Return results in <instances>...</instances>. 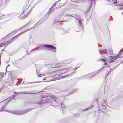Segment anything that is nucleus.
Returning <instances> with one entry per match:
<instances>
[{
	"mask_svg": "<svg viewBox=\"0 0 123 123\" xmlns=\"http://www.w3.org/2000/svg\"><path fill=\"white\" fill-rule=\"evenodd\" d=\"M118 6H120V7H119L120 9H123V5H119Z\"/></svg>",
	"mask_w": 123,
	"mask_h": 123,
	"instance_id": "nucleus-11",
	"label": "nucleus"
},
{
	"mask_svg": "<svg viewBox=\"0 0 123 123\" xmlns=\"http://www.w3.org/2000/svg\"><path fill=\"white\" fill-rule=\"evenodd\" d=\"M78 23L79 24H80L81 25H82V23L81 22V21H79Z\"/></svg>",
	"mask_w": 123,
	"mask_h": 123,
	"instance_id": "nucleus-13",
	"label": "nucleus"
},
{
	"mask_svg": "<svg viewBox=\"0 0 123 123\" xmlns=\"http://www.w3.org/2000/svg\"><path fill=\"white\" fill-rule=\"evenodd\" d=\"M38 103V104L39 105H42L43 104V101H41L40 102Z\"/></svg>",
	"mask_w": 123,
	"mask_h": 123,
	"instance_id": "nucleus-10",
	"label": "nucleus"
},
{
	"mask_svg": "<svg viewBox=\"0 0 123 123\" xmlns=\"http://www.w3.org/2000/svg\"><path fill=\"white\" fill-rule=\"evenodd\" d=\"M4 76V75L3 73H0V81H1L2 78Z\"/></svg>",
	"mask_w": 123,
	"mask_h": 123,
	"instance_id": "nucleus-6",
	"label": "nucleus"
},
{
	"mask_svg": "<svg viewBox=\"0 0 123 123\" xmlns=\"http://www.w3.org/2000/svg\"><path fill=\"white\" fill-rule=\"evenodd\" d=\"M30 110H25L23 111L22 113L20 114V115H22L25 114L29 111Z\"/></svg>",
	"mask_w": 123,
	"mask_h": 123,
	"instance_id": "nucleus-7",
	"label": "nucleus"
},
{
	"mask_svg": "<svg viewBox=\"0 0 123 123\" xmlns=\"http://www.w3.org/2000/svg\"><path fill=\"white\" fill-rule=\"evenodd\" d=\"M65 21H61V22H64Z\"/></svg>",
	"mask_w": 123,
	"mask_h": 123,
	"instance_id": "nucleus-22",
	"label": "nucleus"
},
{
	"mask_svg": "<svg viewBox=\"0 0 123 123\" xmlns=\"http://www.w3.org/2000/svg\"><path fill=\"white\" fill-rule=\"evenodd\" d=\"M18 35H17V36H15L12 38L9 39H8V36H6L3 38L2 39V40L3 41H6L0 44V47L6 46L8 44L12 42L13 40H14L16 39V37Z\"/></svg>",
	"mask_w": 123,
	"mask_h": 123,
	"instance_id": "nucleus-1",
	"label": "nucleus"
},
{
	"mask_svg": "<svg viewBox=\"0 0 123 123\" xmlns=\"http://www.w3.org/2000/svg\"><path fill=\"white\" fill-rule=\"evenodd\" d=\"M1 5H0V6H1Z\"/></svg>",
	"mask_w": 123,
	"mask_h": 123,
	"instance_id": "nucleus-23",
	"label": "nucleus"
},
{
	"mask_svg": "<svg viewBox=\"0 0 123 123\" xmlns=\"http://www.w3.org/2000/svg\"><path fill=\"white\" fill-rule=\"evenodd\" d=\"M48 78V77H44L43 78V80L44 81H47L48 80H47V78Z\"/></svg>",
	"mask_w": 123,
	"mask_h": 123,
	"instance_id": "nucleus-9",
	"label": "nucleus"
},
{
	"mask_svg": "<svg viewBox=\"0 0 123 123\" xmlns=\"http://www.w3.org/2000/svg\"><path fill=\"white\" fill-rule=\"evenodd\" d=\"M62 65L61 63H59L56 64L55 65V68H60L61 67L62 68H59L58 69V71H62L64 70V69L62 68Z\"/></svg>",
	"mask_w": 123,
	"mask_h": 123,
	"instance_id": "nucleus-4",
	"label": "nucleus"
},
{
	"mask_svg": "<svg viewBox=\"0 0 123 123\" xmlns=\"http://www.w3.org/2000/svg\"><path fill=\"white\" fill-rule=\"evenodd\" d=\"M43 74H40L39 75H38V76L39 77H42L43 76Z\"/></svg>",
	"mask_w": 123,
	"mask_h": 123,
	"instance_id": "nucleus-14",
	"label": "nucleus"
},
{
	"mask_svg": "<svg viewBox=\"0 0 123 123\" xmlns=\"http://www.w3.org/2000/svg\"><path fill=\"white\" fill-rule=\"evenodd\" d=\"M113 2L114 3H115V2H114L113 1Z\"/></svg>",
	"mask_w": 123,
	"mask_h": 123,
	"instance_id": "nucleus-24",
	"label": "nucleus"
},
{
	"mask_svg": "<svg viewBox=\"0 0 123 123\" xmlns=\"http://www.w3.org/2000/svg\"><path fill=\"white\" fill-rule=\"evenodd\" d=\"M100 60L103 61L104 62H105V61H106V59H100Z\"/></svg>",
	"mask_w": 123,
	"mask_h": 123,
	"instance_id": "nucleus-12",
	"label": "nucleus"
},
{
	"mask_svg": "<svg viewBox=\"0 0 123 123\" xmlns=\"http://www.w3.org/2000/svg\"><path fill=\"white\" fill-rule=\"evenodd\" d=\"M107 74L106 76H107L109 74V72L108 71H107Z\"/></svg>",
	"mask_w": 123,
	"mask_h": 123,
	"instance_id": "nucleus-16",
	"label": "nucleus"
},
{
	"mask_svg": "<svg viewBox=\"0 0 123 123\" xmlns=\"http://www.w3.org/2000/svg\"><path fill=\"white\" fill-rule=\"evenodd\" d=\"M93 106H94L93 105H92V106H91V107H93Z\"/></svg>",
	"mask_w": 123,
	"mask_h": 123,
	"instance_id": "nucleus-20",
	"label": "nucleus"
},
{
	"mask_svg": "<svg viewBox=\"0 0 123 123\" xmlns=\"http://www.w3.org/2000/svg\"><path fill=\"white\" fill-rule=\"evenodd\" d=\"M119 57H118V55H117L116 56H114L112 57V59H114V60H115L116 59L118 58Z\"/></svg>",
	"mask_w": 123,
	"mask_h": 123,
	"instance_id": "nucleus-8",
	"label": "nucleus"
},
{
	"mask_svg": "<svg viewBox=\"0 0 123 123\" xmlns=\"http://www.w3.org/2000/svg\"><path fill=\"white\" fill-rule=\"evenodd\" d=\"M44 47L51 49H54L53 51L55 52H56V48L54 46L49 45H44L43 46Z\"/></svg>",
	"mask_w": 123,
	"mask_h": 123,
	"instance_id": "nucleus-2",
	"label": "nucleus"
},
{
	"mask_svg": "<svg viewBox=\"0 0 123 123\" xmlns=\"http://www.w3.org/2000/svg\"><path fill=\"white\" fill-rule=\"evenodd\" d=\"M56 73L55 72H53L52 73L50 74L49 76V77H53L56 76Z\"/></svg>",
	"mask_w": 123,
	"mask_h": 123,
	"instance_id": "nucleus-5",
	"label": "nucleus"
},
{
	"mask_svg": "<svg viewBox=\"0 0 123 123\" xmlns=\"http://www.w3.org/2000/svg\"><path fill=\"white\" fill-rule=\"evenodd\" d=\"M105 62V63L106 64H107V62Z\"/></svg>",
	"mask_w": 123,
	"mask_h": 123,
	"instance_id": "nucleus-19",
	"label": "nucleus"
},
{
	"mask_svg": "<svg viewBox=\"0 0 123 123\" xmlns=\"http://www.w3.org/2000/svg\"><path fill=\"white\" fill-rule=\"evenodd\" d=\"M31 28H30V29H29L28 31L30 30H31Z\"/></svg>",
	"mask_w": 123,
	"mask_h": 123,
	"instance_id": "nucleus-21",
	"label": "nucleus"
},
{
	"mask_svg": "<svg viewBox=\"0 0 123 123\" xmlns=\"http://www.w3.org/2000/svg\"><path fill=\"white\" fill-rule=\"evenodd\" d=\"M29 12H28L26 10H24L23 12V13L20 15L21 17L22 18V19L25 18L28 16V14Z\"/></svg>",
	"mask_w": 123,
	"mask_h": 123,
	"instance_id": "nucleus-3",
	"label": "nucleus"
},
{
	"mask_svg": "<svg viewBox=\"0 0 123 123\" xmlns=\"http://www.w3.org/2000/svg\"><path fill=\"white\" fill-rule=\"evenodd\" d=\"M89 108H87V109H86L85 110H84V111H86V110H87V109H89Z\"/></svg>",
	"mask_w": 123,
	"mask_h": 123,
	"instance_id": "nucleus-18",
	"label": "nucleus"
},
{
	"mask_svg": "<svg viewBox=\"0 0 123 123\" xmlns=\"http://www.w3.org/2000/svg\"><path fill=\"white\" fill-rule=\"evenodd\" d=\"M51 66V67H52V68H55V66L54 65H52Z\"/></svg>",
	"mask_w": 123,
	"mask_h": 123,
	"instance_id": "nucleus-15",
	"label": "nucleus"
},
{
	"mask_svg": "<svg viewBox=\"0 0 123 123\" xmlns=\"http://www.w3.org/2000/svg\"><path fill=\"white\" fill-rule=\"evenodd\" d=\"M55 100H57L58 99V98L55 97Z\"/></svg>",
	"mask_w": 123,
	"mask_h": 123,
	"instance_id": "nucleus-17",
	"label": "nucleus"
}]
</instances>
